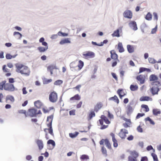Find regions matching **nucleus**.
Instances as JSON below:
<instances>
[{
	"instance_id": "obj_42",
	"label": "nucleus",
	"mask_w": 161,
	"mask_h": 161,
	"mask_svg": "<svg viewBox=\"0 0 161 161\" xmlns=\"http://www.w3.org/2000/svg\"><path fill=\"white\" fill-rule=\"evenodd\" d=\"M80 159L81 160H87L89 159V157L88 155L83 154L81 156Z\"/></svg>"
},
{
	"instance_id": "obj_21",
	"label": "nucleus",
	"mask_w": 161,
	"mask_h": 161,
	"mask_svg": "<svg viewBox=\"0 0 161 161\" xmlns=\"http://www.w3.org/2000/svg\"><path fill=\"white\" fill-rule=\"evenodd\" d=\"M34 106L38 108H40L42 105V103L39 100L34 102Z\"/></svg>"
},
{
	"instance_id": "obj_13",
	"label": "nucleus",
	"mask_w": 161,
	"mask_h": 161,
	"mask_svg": "<svg viewBox=\"0 0 161 161\" xmlns=\"http://www.w3.org/2000/svg\"><path fill=\"white\" fill-rule=\"evenodd\" d=\"M110 57L113 60H115L117 58H118V56L114 50H111L110 52Z\"/></svg>"
},
{
	"instance_id": "obj_31",
	"label": "nucleus",
	"mask_w": 161,
	"mask_h": 161,
	"mask_svg": "<svg viewBox=\"0 0 161 161\" xmlns=\"http://www.w3.org/2000/svg\"><path fill=\"white\" fill-rule=\"evenodd\" d=\"M21 71H22L23 72H19L18 73H20L21 75H24L25 76H28L30 74V70H28L27 71H25L24 70H21Z\"/></svg>"
},
{
	"instance_id": "obj_47",
	"label": "nucleus",
	"mask_w": 161,
	"mask_h": 161,
	"mask_svg": "<svg viewBox=\"0 0 161 161\" xmlns=\"http://www.w3.org/2000/svg\"><path fill=\"white\" fill-rule=\"evenodd\" d=\"M119 136L122 139H125L126 136V135L123 132H119Z\"/></svg>"
},
{
	"instance_id": "obj_56",
	"label": "nucleus",
	"mask_w": 161,
	"mask_h": 161,
	"mask_svg": "<svg viewBox=\"0 0 161 161\" xmlns=\"http://www.w3.org/2000/svg\"><path fill=\"white\" fill-rule=\"evenodd\" d=\"M12 55L9 53H7L6 54L5 57L7 59L9 60L12 59Z\"/></svg>"
},
{
	"instance_id": "obj_11",
	"label": "nucleus",
	"mask_w": 161,
	"mask_h": 161,
	"mask_svg": "<svg viewBox=\"0 0 161 161\" xmlns=\"http://www.w3.org/2000/svg\"><path fill=\"white\" fill-rule=\"evenodd\" d=\"M57 69L58 68L56 65L54 64L49 65L47 67V71L50 72L51 75L53 74V69Z\"/></svg>"
},
{
	"instance_id": "obj_34",
	"label": "nucleus",
	"mask_w": 161,
	"mask_h": 161,
	"mask_svg": "<svg viewBox=\"0 0 161 161\" xmlns=\"http://www.w3.org/2000/svg\"><path fill=\"white\" fill-rule=\"evenodd\" d=\"M6 101L8 100H10L13 103L15 101L14 97L12 95H8L6 98Z\"/></svg>"
},
{
	"instance_id": "obj_5",
	"label": "nucleus",
	"mask_w": 161,
	"mask_h": 161,
	"mask_svg": "<svg viewBox=\"0 0 161 161\" xmlns=\"http://www.w3.org/2000/svg\"><path fill=\"white\" fill-rule=\"evenodd\" d=\"M37 111V109L35 108H30L28 110V112L30 113L28 115L31 117H36V114Z\"/></svg>"
},
{
	"instance_id": "obj_37",
	"label": "nucleus",
	"mask_w": 161,
	"mask_h": 161,
	"mask_svg": "<svg viewBox=\"0 0 161 161\" xmlns=\"http://www.w3.org/2000/svg\"><path fill=\"white\" fill-rule=\"evenodd\" d=\"M144 120L146 122L148 121L152 125H154L155 124V123L154 121L149 117L145 118Z\"/></svg>"
},
{
	"instance_id": "obj_61",
	"label": "nucleus",
	"mask_w": 161,
	"mask_h": 161,
	"mask_svg": "<svg viewBox=\"0 0 161 161\" xmlns=\"http://www.w3.org/2000/svg\"><path fill=\"white\" fill-rule=\"evenodd\" d=\"M115 60H113L112 61V67H114L116 66L117 63Z\"/></svg>"
},
{
	"instance_id": "obj_54",
	"label": "nucleus",
	"mask_w": 161,
	"mask_h": 161,
	"mask_svg": "<svg viewBox=\"0 0 161 161\" xmlns=\"http://www.w3.org/2000/svg\"><path fill=\"white\" fill-rule=\"evenodd\" d=\"M108 114V117L110 119H113L114 118V115L111 114L109 111H107Z\"/></svg>"
},
{
	"instance_id": "obj_29",
	"label": "nucleus",
	"mask_w": 161,
	"mask_h": 161,
	"mask_svg": "<svg viewBox=\"0 0 161 161\" xmlns=\"http://www.w3.org/2000/svg\"><path fill=\"white\" fill-rule=\"evenodd\" d=\"M84 62L82 60H80L78 61V65L75 67H78V70H80L84 66Z\"/></svg>"
},
{
	"instance_id": "obj_15",
	"label": "nucleus",
	"mask_w": 161,
	"mask_h": 161,
	"mask_svg": "<svg viewBox=\"0 0 161 161\" xmlns=\"http://www.w3.org/2000/svg\"><path fill=\"white\" fill-rule=\"evenodd\" d=\"M140 101H152V98L149 96H143L140 97L139 99Z\"/></svg>"
},
{
	"instance_id": "obj_19",
	"label": "nucleus",
	"mask_w": 161,
	"mask_h": 161,
	"mask_svg": "<svg viewBox=\"0 0 161 161\" xmlns=\"http://www.w3.org/2000/svg\"><path fill=\"white\" fill-rule=\"evenodd\" d=\"M118 49L119 50V52L120 53H122L125 51V49L123 47L122 44L121 42H119L118 43Z\"/></svg>"
},
{
	"instance_id": "obj_10",
	"label": "nucleus",
	"mask_w": 161,
	"mask_h": 161,
	"mask_svg": "<svg viewBox=\"0 0 161 161\" xmlns=\"http://www.w3.org/2000/svg\"><path fill=\"white\" fill-rule=\"evenodd\" d=\"M36 142L38 147L39 149L40 150H42L44 147L42 141V140L38 139L36 140Z\"/></svg>"
},
{
	"instance_id": "obj_64",
	"label": "nucleus",
	"mask_w": 161,
	"mask_h": 161,
	"mask_svg": "<svg viewBox=\"0 0 161 161\" xmlns=\"http://www.w3.org/2000/svg\"><path fill=\"white\" fill-rule=\"evenodd\" d=\"M141 161H148V158L147 156H144L141 157Z\"/></svg>"
},
{
	"instance_id": "obj_51",
	"label": "nucleus",
	"mask_w": 161,
	"mask_h": 161,
	"mask_svg": "<svg viewBox=\"0 0 161 161\" xmlns=\"http://www.w3.org/2000/svg\"><path fill=\"white\" fill-rule=\"evenodd\" d=\"M128 161H137L136 158H134L132 156H129L128 157Z\"/></svg>"
},
{
	"instance_id": "obj_53",
	"label": "nucleus",
	"mask_w": 161,
	"mask_h": 161,
	"mask_svg": "<svg viewBox=\"0 0 161 161\" xmlns=\"http://www.w3.org/2000/svg\"><path fill=\"white\" fill-rule=\"evenodd\" d=\"M112 141L113 142V146L114 147L116 148L118 146V143L116 139L113 140Z\"/></svg>"
},
{
	"instance_id": "obj_44",
	"label": "nucleus",
	"mask_w": 161,
	"mask_h": 161,
	"mask_svg": "<svg viewBox=\"0 0 161 161\" xmlns=\"http://www.w3.org/2000/svg\"><path fill=\"white\" fill-rule=\"evenodd\" d=\"M141 107L142 108H144L145 109V112H147L149 111V108L147 105L146 104H142L141 105Z\"/></svg>"
},
{
	"instance_id": "obj_55",
	"label": "nucleus",
	"mask_w": 161,
	"mask_h": 161,
	"mask_svg": "<svg viewBox=\"0 0 161 161\" xmlns=\"http://www.w3.org/2000/svg\"><path fill=\"white\" fill-rule=\"evenodd\" d=\"M6 81H2L0 83V90H3V88H4L5 83L6 82Z\"/></svg>"
},
{
	"instance_id": "obj_16",
	"label": "nucleus",
	"mask_w": 161,
	"mask_h": 161,
	"mask_svg": "<svg viewBox=\"0 0 161 161\" xmlns=\"http://www.w3.org/2000/svg\"><path fill=\"white\" fill-rule=\"evenodd\" d=\"M127 50L129 53H131L134 51V46L133 45L128 44L127 45Z\"/></svg>"
},
{
	"instance_id": "obj_57",
	"label": "nucleus",
	"mask_w": 161,
	"mask_h": 161,
	"mask_svg": "<svg viewBox=\"0 0 161 161\" xmlns=\"http://www.w3.org/2000/svg\"><path fill=\"white\" fill-rule=\"evenodd\" d=\"M146 71V68L143 67H141L139 68V72L138 74H140L143 72Z\"/></svg>"
},
{
	"instance_id": "obj_49",
	"label": "nucleus",
	"mask_w": 161,
	"mask_h": 161,
	"mask_svg": "<svg viewBox=\"0 0 161 161\" xmlns=\"http://www.w3.org/2000/svg\"><path fill=\"white\" fill-rule=\"evenodd\" d=\"M14 36H15L16 35H19V37L18 38L19 39H20L22 36V34L20 32L18 31H14L13 33Z\"/></svg>"
},
{
	"instance_id": "obj_12",
	"label": "nucleus",
	"mask_w": 161,
	"mask_h": 161,
	"mask_svg": "<svg viewBox=\"0 0 161 161\" xmlns=\"http://www.w3.org/2000/svg\"><path fill=\"white\" fill-rule=\"evenodd\" d=\"M146 77H147V75L140 74L136 76V79L137 80H145L147 79Z\"/></svg>"
},
{
	"instance_id": "obj_30",
	"label": "nucleus",
	"mask_w": 161,
	"mask_h": 161,
	"mask_svg": "<svg viewBox=\"0 0 161 161\" xmlns=\"http://www.w3.org/2000/svg\"><path fill=\"white\" fill-rule=\"evenodd\" d=\"M47 127H48V128H47V130H48V133H49L51 135L53 136L54 134L53 133V130L52 127V125H51V124H49V125H48Z\"/></svg>"
},
{
	"instance_id": "obj_23",
	"label": "nucleus",
	"mask_w": 161,
	"mask_h": 161,
	"mask_svg": "<svg viewBox=\"0 0 161 161\" xmlns=\"http://www.w3.org/2000/svg\"><path fill=\"white\" fill-rule=\"evenodd\" d=\"M108 100L113 101L117 104H118L119 103V100L118 97L116 95H114L113 97L109 98H108Z\"/></svg>"
},
{
	"instance_id": "obj_17",
	"label": "nucleus",
	"mask_w": 161,
	"mask_h": 161,
	"mask_svg": "<svg viewBox=\"0 0 161 161\" xmlns=\"http://www.w3.org/2000/svg\"><path fill=\"white\" fill-rule=\"evenodd\" d=\"M134 109L130 105H127L126 108V114L128 115H130L133 112Z\"/></svg>"
},
{
	"instance_id": "obj_43",
	"label": "nucleus",
	"mask_w": 161,
	"mask_h": 161,
	"mask_svg": "<svg viewBox=\"0 0 161 161\" xmlns=\"http://www.w3.org/2000/svg\"><path fill=\"white\" fill-rule=\"evenodd\" d=\"M148 60L149 63L151 64H155L157 63V61L154 58H148Z\"/></svg>"
},
{
	"instance_id": "obj_6",
	"label": "nucleus",
	"mask_w": 161,
	"mask_h": 161,
	"mask_svg": "<svg viewBox=\"0 0 161 161\" xmlns=\"http://www.w3.org/2000/svg\"><path fill=\"white\" fill-rule=\"evenodd\" d=\"M83 55L86 58H93L95 56V53L91 51H87L86 53H83Z\"/></svg>"
},
{
	"instance_id": "obj_8",
	"label": "nucleus",
	"mask_w": 161,
	"mask_h": 161,
	"mask_svg": "<svg viewBox=\"0 0 161 161\" xmlns=\"http://www.w3.org/2000/svg\"><path fill=\"white\" fill-rule=\"evenodd\" d=\"M71 43L70 38H64L60 40L59 44L60 45H63L66 43Z\"/></svg>"
},
{
	"instance_id": "obj_32",
	"label": "nucleus",
	"mask_w": 161,
	"mask_h": 161,
	"mask_svg": "<svg viewBox=\"0 0 161 161\" xmlns=\"http://www.w3.org/2000/svg\"><path fill=\"white\" fill-rule=\"evenodd\" d=\"M95 111L94 110V111H91L90 112L88 117V120H91L93 117L95 116Z\"/></svg>"
},
{
	"instance_id": "obj_26",
	"label": "nucleus",
	"mask_w": 161,
	"mask_h": 161,
	"mask_svg": "<svg viewBox=\"0 0 161 161\" xmlns=\"http://www.w3.org/2000/svg\"><path fill=\"white\" fill-rule=\"evenodd\" d=\"M53 116H54L53 114H52L51 115H50L48 116L47 117V120H46V121L47 122H48L49 121V119H51V120L49 122L48 124H47V126H48V125H49V124H51V125H52L53 120Z\"/></svg>"
},
{
	"instance_id": "obj_25",
	"label": "nucleus",
	"mask_w": 161,
	"mask_h": 161,
	"mask_svg": "<svg viewBox=\"0 0 161 161\" xmlns=\"http://www.w3.org/2000/svg\"><path fill=\"white\" fill-rule=\"evenodd\" d=\"M158 77L154 74L151 75L149 77V80H158Z\"/></svg>"
},
{
	"instance_id": "obj_40",
	"label": "nucleus",
	"mask_w": 161,
	"mask_h": 161,
	"mask_svg": "<svg viewBox=\"0 0 161 161\" xmlns=\"http://www.w3.org/2000/svg\"><path fill=\"white\" fill-rule=\"evenodd\" d=\"M130 154L133 157L136 158L139 156L138 153L135 150L131 151Z\"/></svg>"
},
{
	"instance_id": "obj_33",
	"label": "nucleus",
	"mask_w": 161,
	"mask_h": 161,
	"mask_svg": "<svg viewBox=\"0 0 161 161\" xmlns=\"http://www.w3.org/2000/svg\"><path fill=\"white\" fill-rule=\"evenodd\" d=\"M152 15L150 12H148L145 16V19L146 20L150 21L152 19Z\"/></svg>"
},
{
	"instance_id": "obj_4",
	"label": "nucleus",
	"mask_w": 161,
	"mask_h": 161,
	"mask_svg": "<svg viewBox=\"0 0 161 161\" xmlns=\"http://www.w3.org/2000/svg\"><path fill=\"white\" fill-rule=\"evenodd\" d=\"M123 15L125 18L131 19L132 17V12L130 10L127 9L124 12Z\"/></svg>"
},
{
	"instance_id": "obj_41",
	"label": "nucleus",
	"mask_w": 161,
	"mask_h": 161,
	"mask_svg": "<svg viewBox=\"0 0 161 161\" xmlns=\"http://www.w3.org/2000/svg\"><path fill=\"white\" fill-rule=\"evenodd\" d=\"M58 36L63 37H66L68 36V33L66 32H63L60 31L58 33Z\"/></svg>"
},
{
	"instance_id": "obj_20",
	"label": "nucleus",
	"mask_w": 161,
	"mask_h": 161,
	"mask_svg": "<svg viewBox=\"0 0 161 161\" xmlns=\"http://www.w3.org/2000/svg\"><path fill=\"white\" fill-rule=\"evenodd\" d=\"M101 119L103 120L105 123L108 124L110 123V121L109 120L107 117L104 115H102L100 116Z\"/></svg>"
},
{
	"instance_id": "obj_48",
	"label": "nucleus",
	"mask_w": 161,
	"mask_h": 161,
	"mask_svg": "<svg viewBox=\"0 0 161 161\" xmlns=\"http://www.w3.org/2000/svg\"><path fill=\"white\" fill-rule=\"evenodd\" d=\"M158 29V25H156V26H155V27L153 28L152 29L151 31V34H154L156 33V32L157 31V30Z\"/></svg>"
},
{
	"instance_id": "obj_46",
	"label": "nucleus",
	"mask_w": 161,
	"mask_h": 161,
	"mask_svg": "<svg viewBox=\"0 0 161 161\" xmlns=\"http://www.w3.org/2000/svg\"><path fill=\"white\" fill-rule=\"evenodd\" d=\"M102 153L105 155V156L106 157L107 156V151L106 148L103 146L101 148V149Z\"/></svg>"
},
{
	"instance_id": "obj_38",
	"label": "nucleus",
	"mask_w": 161,
	"mask_h": 161,
	"mask_svg": "<svg viewBox=\"0 0 161 161\" xmlns=\"http://www.w3.org/2000/svg\"><path fill=\"white\" fill-rule=\"evenodd\" d=\"M79 133L78 131H75L74 133H70L69 134V137L72 138H74L76 137L79 134Z\"/></svg>"
},
{
	"instance_id": "obj_35",
	"label": "nucleus",
	"mask_w": 161,
	"mask_h": 161,
	"mask_svg": "<svg viewBox=\"0 0 161 161\" xmlns=\"http://www.w3.org/2000/svg\"><path fill=\"white\" fill-rule=\"evenodd\" d=\"M138 86L137 85L131 84L130 86V89L132 91H135L138 89Z\"/></svg>"
},
{
	"instance_id": "obj_52",
	"label": "nucleus",
	"mask_w": 161,
	"mask_h": 161,
	"mask_svg": "<svg viewBox=\"0 0 161 161\" xmlns=\"http://www.w3.org/2000/svg\"><path fill=\"white\" fill-rule=\"evenodd\" d=\"M145 115V114L144 113H138L137 114L136 118V119H138L144 116Z\"/></svg>"
},
{
	"instance_id": "obj_39",
	"label": "nucleus",
	"mask_w": 161,
	"mask_h": 161,
	"mask_svg": "<svg viewBox=\"0 0 161 161\" xmlns=\"http://www.w3.org/2000/svg\"><path fill=\"white\" fill-rule=\"evenodd\" d=\"M105 144L106 147L109 149H111L112 148L111 144L108 138L105 139Z\"/></svg>"
},
{
	"instance_id": "obj_18",
	"label": "nucleus",
	"mask_w": 161,
	"mask_h": 161,
	"mask_svg": "<svg viewBox=\"0 0 161 161\" xmlns=\"http://www.w3.org/2000/svg\"><path fill=\"white\" fill-rule=\"evenodd\" d=\"M103 106V104L101 102L97 103L95 105L94 108V110L96 112H97L98 110L101 108Z\"/></svg>"
},
{
	"instance_id": "obj_58",
	"label": "nucleus",
	"mask_w": 161,
	"mask_h": 161,
	"mask_svg": "<svg viewBox=\"0 0 161 161\" xmlns=\"http://www.w3.org/2000/svg\"><path fill=\"white\" fill-rule=\"evenodd\" d=\"M137 130L140 133H142L143 132L142 128L141 127L140 125H139L137 128Z\"/></svg>"
},
{
	"instance_id": "obj_28",
	"label": "nucleus",
	"mask_w": 161,
	"mask_h": 161,
	"mask_svg": "<svg viewBox=\"0 0 161 161\" xmlns=\"http://www.w3.org/2000/svg\"><path fill=\"white\" fill-rule=\"evenodd\" d=\"M81 98L80 96L78 94H76L74 95V96L71 97L70 98V100L71 101L72 100H79Z\"/></svg>"
},
{
	"instance_id": "obj_2",
	"label": "nucleus",
	"mask_w": 161,
	"mask_h": 161,
	"mask_svg": "<svg viewBox=\"0 0 161 161\" xmlns=\"http://www.w3.org/2000/svg\"><path fill=\"white\" fill-rule=\"evenodd\" d=\"M15 81H8L9 82L5 83L4 89V90L9 92H13L14 90H17L18 89L16 88L14 85L12 83H14Z\"/></svg>"
},
{
	"instance_id": "obj_1",
	"label": "nucleus",
	"mask_w": 161,
	"mask_h": 161,
	"mask_svg": "<svg viewBox=\"0 0 161 161\" xmlns=\"http://www.w3.org/2000/svg\"><path fill=\"white\" fill-rule=\"evenodd\" d=\"M151 84L153 86L150 89L152 95L158 94L161 89V81H153Z\"/></svg>"
},
{
	"instance_id": "obj_9",
	"label": "nucleus",
	"mask_w": 161,
	"mask_h": 161,
	"mask_svg": "<svg viewBox=\"0 0 161 161\" xmlns=\"http://www.w3.org/2000/svg\"><path fill=\"white\" fill-rule=\"evenodd\" d=\"M122 27H120L119 28L117 29L114 31L113 33L112 34L113 37H119L120 36V31H122Z\"/></svg>"
},
{
	"instance_id": "obj_27",
	"label": "nucleus",
	"mask_w": 161,
	"mask_h": 161,
	"mask_svg": "<svg viewBox=\"0 0 161 161\" xmlns=\"http://www.w3.org/2000/svg\"><path fill=\"white\" fill-rule=\"evenodd\" d=\"M47 144L50 145L51 144L53 146V148L51 149V150L53 149L55 146L56 143L55 142L54 140L52 139H49L48 140L47 142Z\"/></svg>"
},
{
	"instance_id": "obj_24",
	"label": "nucleus",
	"mask_w": 161,
	"mask_h": 161,
	"mask_svg": "<svg viewBox=\"0 0 161 161\" xmlns=\"http://www.w3.org/2000/svg\"><path fill=\"white\" fill-rule=\"evenodd\" d=\"M48 48L47 47H39L37 48V50L40 52V53H44L46 51L47 49Z\"/></svg>"
},
{
	"instance_id": "obj_22",
	"label": "nucleus",
	"mask_w": 161,
	"mask_h": 161,
	"mask_svg": "<svg viewBox=\"0 0 161 161\" xmlns=\"http://www.w3.org/2000/svg\"><path fill=\"white\" fill-rule=\"evenodd\" d=\"M152 113L155 116L158 115L161 113L160 110L159 109L154 108L153 109Z\"/></svg>"
},
{
	"instance_id": "obj_7",
	"label": "nucleus",
	"mask_w": 161,
	"mask_h": 161,
	"mask_svg": "<svg viewBox=\"0 0 161 161\" xmlns=\"http://www.w3.org/2000/svg\"><path fill=\"white\" fill-rule=\"evenodd\" d=\"M128 24L130 28L133 30L136 31L138 29L136 23L135 21H131Z\"/></svg>"
},
{
	"instance_id": "obj_63",
	"label": "nucleus",
	"mask_w": 161,
	"mask_h": 161,
	"mask_svg": "<svg viewBox=\"0 0 161 161\" xmlns=\"http://www.w3.org/2000/svg\"><path fill=\"white\" fill-rule=\"evenodd\" d=\"M133 139L134 136L132 135H130L128 136L127 138V139L129 141H132Z\"/></svg>"
},
{
	"instance_id": "obj_59",
	"label": "nucleus",
	"mask_w": 161,
	"mask_h": 161,
	"mask_svg": "<svg viewBox=\"0 0 161 161\" xmlns=\"http://www.w3.org/2000/svg\"><path fill=\"white\" fill-rule=\"evenodd\" d=\"M111 74L113 77L116 80H118V77L116 73L114 72H111Z\"/></svg>"
},
{
	"instance_id": "obj_50",
	"label": "nucleus",
	"mask_w": 161,
	"mask_h": 161,
	"mask_svg": "<svg viewBox=\"0 0 161 161\" xmlns=\"http://www.w3.org/2000/svg\"><path fill=\"white\" fill-rule=\"evenodd\" d=\"M153 19L154 20H155L157 21L158 19V16L157 13L156 12H154L153 13Z\"/></svg>"
},
{
	"instance_id": "obj_36",
	"label": "nucleus",
	"mask_w": 161,
	"mask_h": 161,
	"mask_svg": "<svg viewBox=\"0 0 161 161\" xmlns=\"http://www.w3.org/2000/svg\"><path fill=\"white\" fill-rule=\"evenodd\" d=\"M123 90H124L123 89L119 88V89L117 91V93L119 95V97L120 99H122V97H124L123 95L121 94L123 93Z\"/></svg>"
},
{
	"instance_id": "obj_3",
	"label": "nucleus",
	"mask_w": 161,
	"mask_h": 161,
	"mask_svg": "<svg viewBox=\"0 0 161 161\" xmlns=\"http://www.w3.org/2000/svg\"><path fill=\"white\" fill-rule=\"evenodd\" d=\"M49 98L51 102H56L58 98L57 94L55 91L51 92L49 95Z\"/></svg>"
},
{
	"instance_id": "obj_45",
	"label": "nucleus",
	"mask_w": 161,
	"mask_h": 161,
	"mask_svg": "<svg viewBox=\"0 0 161 161\" xmlns=\"http://www.w3.org/2000/svg\"><path fill=\"white\" fill-rule=\"evenodd\" d=\"M151 155L154 161H159L157 156L155 153H152L151 154Z\"/></svg>"
},
{
	"instance_id": "obj_60",
	"label": "nucleus",
	"mask_w": 161,
	"mask_h": 161,
	"mask_svg": "<svg viewBox=\"0 0 161 161\" xmlns=\"http://www.w3.org/2000/svg\"><path fill=\"white\" fill-rule=\"evenodd\" d=\"M75 110L72 109L69 111V114L70 115H75Z\"/></svg>"
},
{
	"instance_id": "obj_62",
	"label": "nucleus",
	"mask_w": 161,
	"mask_h": 161,
	"mask_svg": "<svg viewBox=\"0 0 161 161\" xmlns=\"http://www.w3.org/2000/svg\"><path fill=\"white\" fill-rule=\"evenodd\" d=\"M6 65H4L3 66L2 69L4 72H8V69L6 68Z\"/></svg>"
},
{
	"instance_id": "obj_14",
	"label": "nucleus",
	"mask_w": 161,
	"mask_h": 161,
	"mask_svg": "<svg viewBox=\"0 0 161 161\" xmlns=\"http://www.w3.org/2000/svg\"><path fill=\"white\" fill-rule=\"evenodd\" d=\"M16 66V71L18 73L19 72H22V71H21V69L23 67L24 65L21 64L16 63L15 64Z\"/></svg>"
}]
</instances>
